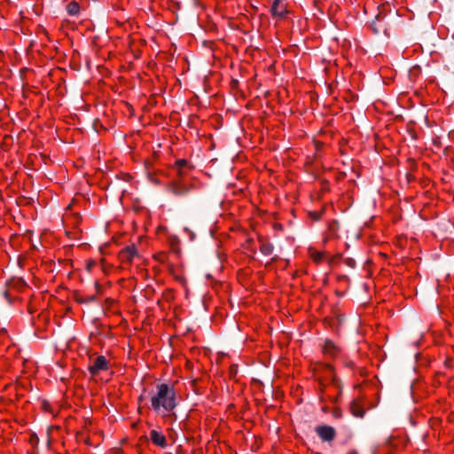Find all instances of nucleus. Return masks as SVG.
<instances>
[{"label":"nucleus","instance_id":"nucleus-1","mask_svg":"<svg viewBox=\"0 0 454 454\" xmlns=\"http://www.w3.org/2000/svg\"><path fill=\"white\" fill-rule=\"evenodd\" d=\"M152 410L164 419L176 420L174 412L177 406L176 394L174 387L160 383L150 392Z\"/></svg>","mask_w":454,"mask_h":454},{"label":"nucleus","instance_id":"nucleus-2","mask_svg":"<svg viewBox=\"0 0 454 454\" xmlns=\"http://www.w3.org/2000/svg\"><path fill=\"white\" fill-rule=\"evenodd\" d=\"M137 257H138V253L135 245L126 247L118 254V258L122 264L129 265Z\"/></svg>","mask_w":454,"mask_h":454},{"label":"nucleus","instance_id":"nucleus-3","mask_svg":"<svg viewBox=\"0 0 454 454\" xmlns=\"http://www.w3.org/2000/svg\"><path fill=\"white\" fill-rule=\"evenodd\" d=\"M109 368V363L104 356H97L92 364L89 366V372L92 375H97L100 372L107 371Z\"/></svg>","mask_w":454,"mask_h":454},{"label":"nucleus","instance_id":"nucleus-4","mask_svg":"<svg viewBox=\"0 0 454 454\" xmlns=\"http://www.w3.org/2000/svg\"><path fill=\"white\" fill-rule=\"evenodd\" d=\"M315 431L324 442H332L336 436L335 429L331 426H318L316 427Z\"/></svg>","mask_w":454,"mask_h":454},{"label":"nucleus","instance_id":"nucleus-5","mask_svg":"<svg viewBox=\"0 0 454 454\" xmlns=\"http://www.w3.org/2000/svg\"><path fill=\"white\" fill-rule=\"evenodd\" d=\"M323 354L328 358H336L340 354V348L330 340H325L322 348Z\"/></svg>","mask_w":454,"mask_h":454},{"label":"nucleus","instance_id":"nucleus-6","mask_svg":"<svg viewBox=\"0 0 454 454\" xmlns=\"http://www.w3.org/2000/svg\"><path fill=\"white\" fill-rule=\"evenodd\" d=\"M192 185H188L184 184L181 181H174L170 183L168 186V191H170L173 194L177 196H183L189 192Z\"/></svg>","mask_w":454,"mask_h":454},{"label":"nucleus","instance_id":"nucleus-7","mask_svg":"<svg viewBox=\"0 0 454 454\" xmlns=\"http://www.w3.org/2000/svg\"><path fill=\"white\" fill-rule=\"evenodd\" d=\"M150 439L154 445L160 448H165L167 446L166 436L160 431L153 429L150 432Z\"/></svg>","mask_w":454,"mask_h":454},{"label":"nucleus","instance_id":"nucleus-8","mask_svg":"<svg viewBox=\"0 0 454 454\" xmlns=\"http://www.w3.org/2000/svg\"><path fill=\"white\" fill-rule=\"evenodd\" d=\"M274 17L282 18L286 12V6L284 0H274L270 9Z\"/></svg>","mask_w":454,"mask_h":454},{"label":"nucleus","instance_id":"nucleus-9","mask_svg":"<svg viewBox=\"0 0 454 454\" xmlns=\"http://www.w3.org/2000/svg\"><path fill=\"white\" fill-rule=\"evenodd\" d=\"M309 255L310 259L317 264L321 263L327 258V254L325 251H317L314 248H309Z\"/></svg>","mask_w":454,"mask_h":454},{"label":"nucleus","instance_id":"nucleus-10","mask_svg":"<svg viewBox=\"0 0 454 454\" xmlns=\"http://www.w3.org/2000/svg\"><path fill=\"white\" fill-rule=\"evenodd\" d=\"M67 11L70 15H77L80 12V4L76 1H71L67 5Z\"/></svg>","mask_w":454,"mask_h":454},{"label":"nucleus","instance_id":"nucleus-11","mask_svg":"<svg viewBox=\"0 0 454 454\" xmlns=\"http://www.w3.org/2000/svg\"><path fill=\"white\" fill-rule=\"evenodd\" d=\"M351 411L354 416L362 418L364 415V411L360 407L359 403L353 402L351 404Z\"/></svg>","mask_w":454,"mask_h":454},{"label":"nucleus","instance_id":"nucleus-12","mask_svg":"<svg viewBox=\"0 0 454 454\" xmlns=\"http://www.w3.org/2000/svg\"><path fill=\"white\" fill-rule=\"evenodd\" d=\"M260 250L263 254L269 255L273 252V246L270 243H263L262 244Z\"/></svg>","mask_w":454,"mask_h":454},{"label":"nucleus","instance_id":"nucleus-13","mask_svg":"<svg viewBox=\"0 0 454 454\" xmlns=\"http://www.w3.org/2000/svg\"><path fill=\"white\" fill-rule=\"evenodd\" d=\"M187 164V161L185 160H178L176 162V165L178 167L179 169L185 166Z\"/></svg>","mask_w":454,"mask_h":454},{"label":"nucleus","instance_id":"nucleus-14","mask_svg":"<svg viewBox=\"0 0 454 454\" xmlns=\"http://www.w3.org/2000/svg\"><path fill=\"white\" fill-rule=\"evenodd\" d=\"M349 266H353L352 259H349V262H348Z\"/></svg>","mask_w":454,"mask_h":454},{"label":"nucleus","instance_id":"nucleus-15","mask_svg":"<svg viewBox=\"0 0 454 454\" xmlns=\"http://www.w3.org/2000/svg\"><path fill=\"white\" fill-rule=\"evenodd\" d=\"M349 266H353L352 259H349V262H348Z\"/></svg>","mask_w":454,"mask_h":454},{"label":"nucleus","instance_id":"nucleus-16","mask_svg":"<svg viewBox=\"0 0 454 454\" xmlns=\"http://www.w3.org/2000/svg\"><path fill=\"white\" fill-rule=\"evenodd\" d=\"M348 454H356V453H355V452H349Z\"/></svg>","mask_w":454,"mask_h":454}]
</instances>
